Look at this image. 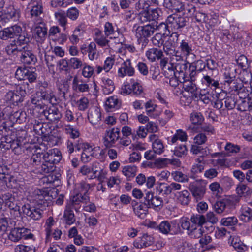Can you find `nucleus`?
<instances>
[{
    "label": "nucleus",
    "instance_id": "32",
    "mask_svg": "<svg viewBox=\"0 0 252 252\" xmlns=\"http://www.w3.org/2000/svg\"><path fill=\"white\" fill-rule=\"evenodd\" d=\"M157 105L155 104L152 100H149L145 104L146 114L151 117L156 118L159 115L160 112L157 111Z\"/></svg>",
    "mask_w": 252,
    "mask_h": 252
},
{
    "label": "nucleus",
    "instance_id": "56",
    "mask_svg": "<svg viewBox=\"0 0 252 252\" xmlns=\"http://www.w3.org/2000/svg\"><path fill=\"white\" fill-rule=\"evenodd\" d=\"M88 54L89 59L93 60L97 57L96 54V46L95 43L94 42H91L88 45Z\"/></svg>",
    "mask_w": 252,
    "mask_h": 252
},
{
    "label": "nucleus",
    "instance_id": "57",
    "mask_svg": "<svg viewBox=\"0 0 252 252\" xmlns=\"http://www.w3.org/2000/svg\"><path fill=\"white\" fill-rule=\"evenodd\" d=\"M204 169V165L194 164L191 169L190 178L195 179L198 176V174L203 172Z\"/></svg>",
    "mask_w": 252,
    "mask_h": 252
},
{
    "label": "nucleus",
    "instance_id": "26",
    "mask_svg": "<svg viewBox=\"0 0 252 252\" xmlns=\"http://www.w3.org/2000/svg\"><path fill=\"white\" fill-rule=\"evenodd\" d=\"M89 200L90 198L87 194L78 193L70 198L69 202L67 204H71L72 208L76 209L74 206L75 205H79L81 202L86 204Z\"/></svg>",
    "mask_w": 252,
    "mask_h": 252
},
{
    "label": "nucleus",
    "instance_id": "9",
    "mask_svg": "<svg viewBox=\"0 0 252 252\" xmlns=\"http://www.w3.org/2000/svg\"><path fill=\"white\" fill-rule=\"evenodd\" d=\"M22 210L24 214L33 220H39L43 214V210L28 203L23 205Z\"/></svg>",
    "mask_w": 252,
    "mask_h": 252
},
{
    "label": "nucleus",
    "instance_id": "37",
    "mask_svg": "<svg viewBox=\"0 0 252 252\" xmlns=\"http://www.w3.org/2000/svg\"><path fill=\"white\" fill-rule=\"evenodd\" d=\"M204 230L202 227L197 226V225L191 224V228L188 232V235L191 238L197 239L203 236Z\"/></svg>",
    "mask_w": 252,
    "mask_h": 252
},
{
    "label": "nucleus",
    "instance_id": "6",
    "mask_svg": "<svg viewBox=\"0 0 252 252\" xmlns=\"http://www.w3.org/2000/svg\"><path fill=\"white\" fill-rule=\"evenodd\" d=\"M179 36V34L177 32H173L164 43L163 51L166 55L179 53V51L176 50L178 45Z\"/></svg>",
    "mask_w": 252,
    "mask_h": 252
},
{
    "label": "nucleus",
    "instance_id": "33",
    "mask_svg": "<svg viewBox=\"0 0 252 252\" xmlns=\"http://www.w3.org/2000/svg\"><path fill=\"white\" fill-rule=\"evenodd\" d=\"M8 239L10 241L16 243L22 239V227H17L12 228L8 234Z\"/></svg>",
    "mask_w": 252,
    "mask_h": 252
},
{
    "label": "nucleus",
    "instance_id": "54",
    "mask_svg": "<svg viewBox=\"0 0 252 252\" xmlns=\"http://www.w3.org/2000/svg\"><path fill=\"white\" fill-rule=\"evenodd\" d=\"M122 172L127 178L133 177L136 175L137 167L134 165L126 166L123 168Z\"/></svg>",
    "mask_w": 252,
    "mask_h": 252
},
{
    "label": "nucleus",
    "instance_id": "28",
    "mask_svg": "<svg viewBox=\"0 0 252 252\" xmlns=\"http://www.w3.org/2000/svg\"><path fill=\"white\" fill-rule=\"evenodd\" d=\"M229 241H231V245L237 252H243L248 250V247L241 241L239 237L230 236Z\"/></svg>",
    "mask_w": 252,
    "mask_h": 252
},
{
    "label": "nucleus",
    "instance_id": "63",
    "mask_svg": "<svg viewBox=\"0 0 252 252\" xmlns=\"http://www.w3.org/2000/svg\"><path fill=\"white\" fill-rule=\"evenodd\" d=\"M195 10L196 8L194 5L185 2L184 4V7H183V11L182 12L188 16H192L195 14Z\"/></svg>",
    "mask_w": 252,
    "mask_h": 252
},
{
    "label": "nucleus",
    "instance_id": "23",
    "mask_svg": "<svg viewBox=\"0 0 252 252\" xmlns=\"http://www.w3.org/2000/svg\"><path fill=\"white\" fill-rule=\"evenodd\" d=\"M72 89L77 93H85L89 91V85L82 79L74 76L72 81Z\"/></svg>",
    "mask_w": 252,
    "mask_h": 252
},
{
    "label": "nucleus",
    "instance_id": "48",
    "mask_svg": "<svg viewBox=\"0 0 252 252\" xmlns=\"http://www.w3.org/2000/svg\"><path fill=\"white\" fill-rule=\"evenodd\" d=\"M172 176L173 179L178 182H188L189 179L188 176L181 171H176L172 173Z\"/></svg>",
    "mask_w": 252,
    "mask_h": 252
},
{
    "label": "nucleus",
    "instance_id": "19",
    "mask_svg": "<svg viewBox=\"0 0 252 252\" xmlns=\"http://www.w3.org/2000/svg\"><path fill=\"white\" fill-rule=\"evenodd\" d=\"M235 191L238 196L235 199L236 202H239L240 198H248L252 194V189L243 183H239L236 188Z\"/></svg>",
    "mask_w": 252,
    "mask_h": 252
},
{
    "label": "nucleus",
    "instance_id": "40",
    "mask_svg": "<svg viewBox=\"0 0 252 252\" xmlns=\"http://www.w3.org/2000/svg\"><path fill=\"white\" fill-rule=\"evenodd\" d=\"M241 211L240 219L242 220L245 222L252 220V209L244 205L242 207Z\"/></svg>",
    "mask_w": 252,
    "mask_h": 252
},
{
    "label": "nucleus",
    "instance_id": "30",
    "mask_svg": "<svg viewBox=\"0 0 252 252\" xmlns=\"http://www.w3.org/2000/svg\"><path fill=\"white\" fill-rule=\"evenodd\" d=\"M101 112L98 108H94L89 111L88 118L93 125L98 124L101 120Z\"/></svg>",
    "mask_w": 252,
    "mask_h": 252
},
{
    "label": "nucleus",
    "instance_id": "13",
    "mask_svg": "<svg viewBox=\"0 0 252 252\" xmlns=\"http://www.w3.org/2000/svg\"><path fill=\"white\" fill-rule=\"evenodd\" d=\"M182 83H183V88L184 90V92L182 93L183 98L186 97L187 103H190L197 90V87L192 81L186 80L185 78V81Z\"/></svg>",
    "mask_w": 252,
    "mask_h": 252
},
{
    "label": "nucleus",
    "instance_id": "21",
    "mask_svg": "<svg viewBox=\"0 0 252 252\" xmlns=\"http://www.w3.org/2000/svg\"><path fill=\"white\" fill-rule=\"evenodd\" d=\"M0 199L4 202L6 205L10 209L14 210H19V207L17 206V203L14 195L10 192H5L0 194Z\"/></svg>",
    "mask_w": 252,
    "mask_h": 252
},
{
    "label": "nucleus",
    "instance_id": "49",
    "mask_svg": "<svg viewBox=\"0 0 252 252\" xmlns=\"http://www.w3.org/2000/svg\"><path fill=\"white\" fill-rule=\"evenodd\" d=\"M55 17L59 23V24L64 27L67 24V18L66 13L64 11L60 10L55 13Z\"/></svg>",
    "mask_w": 252,
    "mask_h": 252
},
{
    "label": "nucleus",
    "instance_id": "51",
    "mask_svg": "<svg viewBox=\"0 0 252 252\" xmlns=\"http://www.w3.org/2000/svg\"><path fill=\"white\" fill-rule=\"evenodd\" d=\"M84 65L83 61L76 57L71 58L69 60V67L73 69H77Z\"/></svg>",
    "mask_w": 252,
    "mask_h": 252
},
{
    "label": "nucleus",
    "instance_id": "7",
    "mask_svg": "<svg viewBox=\"0 0 252 252\" xmlns=\"http://www.w3.org/2000/svg\"><path fill=\"white\" fill-rule=\"evenodd\" d=\"M120 129L119 128H113L106 130L103 138V143L106 148H110L114 146L116 141L120 138Z\"/></svg>",
    "mask_w": 252,
    "mask_h": 252
},
{
    "label": "nucleus",
    "instance_id": "53",
    "mask_svg": "<svg viewBox=\"0 0 252 252\" xmlns=\"http://www.w3.org/2000/svg\"><path fill=\"white\" fill-rule=\"evenodd\" d=\"M157 190L160 193L169 195L171 193L170 184L166 183H160L157 187Z\"/></svg>",
    "mask_w": 252,
    "mask_h": 252
},
{
    "label": "nucleus",
    "instance_id": "50",
    "mask_svg": "<svg viewBox=\"0 0 252 252\" xmlns=\"http://www.w3.org/2000/svg\"><path fill=\"white\" fill-rule=\"evenodd\" d=\"M129 88V91H124V93L126 94H129L132 92L133 94L137 95H140L143 92L142 87L137 82L134 83Z\"/></svg>",
    "mask_w": 252,
    "mask_h": 252
},
{
    "label": "nucleus",
    "instance_id": "60",
    "mask_svg": "<svg viewBox=\"0 0 252 252\" xmlns=\"http://www.w3.org/2000/svg\"><path fill=\"white\" fill-rule=\"evenodd\" d=\"M39 93L41 98L44 100L51 102L54 96L51 89H40Z\"/></svg>",
    "mask_w": 252,
    "mask_h": 252
},
{
    "label": "nucleus",
    "instance_id": "14",
    "mask_svg": "<svg viewBox=\"0 0 252 252\" xmlns=\"http://www.w3.org/2000/svg\"><path fill=\"white\" fill-rule=\"evenodd\" d=\"M76 150L79 151L83 149V152L81 156V159L82 162L87 163L91 160V157H94V151L91 146L87 143H78L75 145Z\"/></svg>",
    "mask_w": 252,
    "mask_h": 252
},
{
    "label": "nucleus",
    "instance_id": "42",
    "mask_svg": "<svg viewBox=\"0 0 252 252\" xmlns=\"http://www.w3.org/2000/svg\"><path fill=\"white\" fill-rule=\"evenodd\" d=\"M190 221L191 224L202 227L206 223V218L204 215L200 214H193L191 216Z\"/></svg>",
    "mask_w": 252,
    "mask_h": 252
},
{
    "label": "nucleus",
    "instance_id": "24",
    "mask_svg": "<svg viewBox=\"0 0 252 252\" xmlns=\"http://www.w3.org/2000/svg\"><path fill=\"white\" fill-rule=\"evenodd\" d=\"M133 211L135 214L140 219H144L148 213V207L143 203H138L136 201L132 202Z\"/></svg>",
    "mask_w": 252,
    "mask_h": 252
},
{
    "label": "nucleus",
    "instance_id": "8",
    "mask_svg": "<svg viewBox=\"0 0 252 252\" xmlns=\"http://www.w3.org/2000/svg\"><path fill=\"white\" fill-rule=\"evenodd\" d=\"M15 55L19 56L21 61L24 64H31L36 61V56L27 45L24 46L22 49L17 51Z\"/></svg>",
    "mask_w": 252,
    "mask_h": 252
},
{
    "label": "nucleus",
    "instance_id": "15",
    "mask_svg": "<svg viewBox=\"0 0 252 252\" xmlns=\"http://www.w3.org/2000/svg\"><path fill=\"white\" fill-rule=\"evenodd\" d=\"M47 29L41 27H37L35 29V39L38 44V49L40 52L41 50L44 51L47 44H45L47 35Z\"/></svg>",
    "mask_w": 252,
    "mask_h": 252
},
{
    "label": "nucleus",
    "instance_id": "25",
    "mask_svg": "<svg viewBox=\"0 0 252 252\" xmlns=\"http://www.w3.org/2000/svg\"><path fill=\"white\" fill-rule=\"evenodd\" d=\"M174 246L176 248L177 252H188L191 244L185 238L178 237L174 239Z\"/></svg>",
    "mask_w": 252,
    "mask_h": 252
},
{
    "label": "nucleus",
    "instance_id": "27",
    "mask_svg": "<svg viewBox=\"0 0 252 252\" xmlns=\"http://www.w3.org/2000/svg\"><path fill=\"white\" fill-rule=\"evenodd\" d=\"M5 100L14 105H18L24 101V99L14 91H9L5 95Z\"/></svg>",
    "mask_w": 252,
    "mask_h": 252
},
{
    "label": "nucleus",
    "instance_id": "43",
    "mask_svg": "<svg viewBox=\"0 0 252 252\" xmlns=\"http://www.w3.org/2000/svg\"><path fill=\"white\" fill-rule=\"evenodd\" d=\"M215 77L213 73L212 75H204L203 77L202 82L209 87H213L214 89L219 88V81L215 79Z\"/></svg>",
    "mask_w": 252,
    "mask_h": 252
},
{
    "label": "nucleus",
    "instance_id": "61",
    "mask_svg": "<svg viewBox=\"0 0 252 252\" xmlns=\"http://www.w3.org/2000/svg\"><path fill=\"white\" fill-rule=\"evenodd\" d=\"M152 148L157 154L160 155L163 152L164 147L161 140L157 139L153 142Z\"/></svg>",
    "mask_w": 252,
    "mask_h": 252
},
{
    "label": "nucleus",
    "instance_id": "18",
    "mask_svg": "<svg viewBox=\"0 0 252 252\" xmlns=\"http://www.w3.org/2000/svg\"><path fill=\"white\" fill-rule=\"evenodd\" d=\"M19 17V12L14 8L13 6H9L4 11V13L0 15V19L1 23L7 22L10 20L17 21Z\"/></svg>",
    "mask_w": 252,
    "mask_h": 252
},
{
    "label": "nucleus",
    "instance_id": "52",
    "mask_svg": "<svg viewBox=\"0 0 252 252\" xmlns=\"http://www.w3.org/2000/svg\"><path fill=\"white\" fill-rule=\"evenodd\" d=\"M15 252H36V247L33 245L28 246L18 245L15 248Z\"/></svg>",
    "mask_w": 252,
    "mask_h": 252
},
{
    "label": "nucleus",
    "instance_id": "12",
    "mask_svg": "<svg viewBox=\"0 0 252 252\" xmlns=\"http://www.w3.org/2000/svg\"><path fill=\"white\" fill-rule=\"evenodd\" d=\"M22 32V28L20 26L15 25L0 31V38L4 40L13 38L17 37Z\"/></svg>",
    "mask_w": 252,
    "mask_h": 252
},
{
    "label": "nucleus",
    "instance_id": "2",
    "mask_svg": "<svg viewBox=\"0 0 252 252\" xmlns=\"http://www.w3.org/2000/svg\"><path fill=\"white\" fill-rule=\"evenodd\" d=\"M10 149L16 155L21 154L24 151V147L20 140L18 139H12L9 136L1 138L0 141V150L5 151Z\"/></svg>",
    "mask_w": 252,
    "mask_h": 252
},
{
    "label": "nucleus",
    "instance_id": "31",
    "mask_svg": "<svg viewBox=\"0 0 252 252\" xmlns=\"http://www.w3.org/2000/svg\"><path fill=\"white\" fill-rule=\"evenodd\" d=\"M146 56L151 62L155 61L156 59H161L164 56L163 52L156 48L149 49L146 53Z\"/></svg>",
    "mask_w": 252,
    "mask_h": 252
},
{
    "label": "nucleus",
    "instance_id": "59",
    "mask_svg": "<svg viewBox=\"0 0 252 252\" xmlns=\"http://www.w3.org/2000/svg\"><path fill=\"white\" fill-rule=\"evenodd\" d=\"M190 120L194 125H200L204 120V117L200 113L193 112L190 114Z\"/></svg>",
    "mask_w": 252,
    "mask_h": 252
},
{
    "label": "nucleus",
    "instance_id": "44",
    "mask_svg": "<svg viewBox=\"0 0 252 252\" xmlns=\"http://www.w3.org/2000/svg\"><path fill=\"white\" fill-rule=\"evenodd\" d=\"M34 199L38 204H44L46 201V197H48V193L45 191L37 189L34 192Z\"/></svg>",
    "mask_w": 252,
    "mask_h": 252
},
{
    "label": "nucleus",
    "instance_id": "38",
    "mask_svg": "<svg viewBox=\"0 0 252 252\" xmlns=\"http://www.w3.org/2000/svg\"><path fill=\"white\" fill-rule=\"evenodd\" d=\"M205 66L206 63L201 60L197 61L195 65L192 64L189 65V70L190 71V76L191 77H194L196 72H200L202 71Z\"/></svg>",
    "mask_w": 252,
    "mask_h": 252
},
{
    "label": "nucleus",
    "instance_id": "39",
    "mask_svg": "<svg viewBox=\"0 0 252 252\" xmlns=\"http://www.w3.org/2000/svg\"><path fill=\"white\" fill-rule=\"evenodd\" d=\"M121 105L120 100L117 96L108 97L105 101V106L107 109H119Z\"/></svg>",
    "mask_w": 252,
    "mask_h": 252
},
{
    "label": "nucleus",
    "instance_id": "1",
    "mask_svg": "<svg viewBox=\"0 0 252 252\" xmlns=\"http://www.w3.org/2000/svg\"><path fill=\"white\" fill-rule=\"evenodd\" d=\"M17 37H18L17 39L12 41L6 47V51L9 55H15L17 51L23 49V45L27 46V44L30 41V37L26 33L22 32Z\"/></svg>",
    "mask_w": 252,
    "mask_h": 252
},
{
    "label": "nucleus",
    "instance_id": "4",
    "mask_svg": "<svg viewBox=\"0 0 252 252\" xmlns=\"http://www.w3.org/2000/svg\"><path fill=\"white\" fill-rule=\"evenodd\" d=\"M203 182L202 180H196L189 185V189L197 201L202 199L206 192V186Z\"/></svg>",
    "mask_w": 252,
    "mask_h": 252
},
{
    "label": "nucleus",
    "instance_id": "16",
    "mask_svg": "<svg viewBox=\"0 0 252 252\" xmlns=\"http://www.w3.org/2000/svg\"><path fill=\"white\" fill-rule=\"evenodd\" d=\"M135 73V69L132 65L129 59L124 61L121 67L118 70L117 75L119 77L123 78L126 76H132Z\"/></svg>",
    "mask_w": 252,
    "mask_h": 252
},
{
    "label": "nucleus",
    "instance_id": "11",
    "mask_svg": "<svg viewBox=\"0 0 252 252\" xmlns=\"http://www.w3.org/2000/svg\"><path fill=\"white\" fill-rule=\"evenodd\" d=\"M143 204L149 208H156L162 206L163 201L162 198L154 196L153 193L150 191L145 192Z\"/></svg>",
    "mask_w": 252,
    "mask_h": 252
},
{
    "label": "nucleus",
    "instance_id": "29",
    "mask_svg": "<svg viewBox=\"0 0 252 252\" xmlns=\"http://www.w3.org/2000/svg\"><path fill=\"white\" fill-rule=\"evenodd\" d=\"M73 208L71 204H67L64 212L63 217L65 223L68 225L73 224L75 221V216L73 212Z\"/></svg>",
    "mask_w": 252,
    "mask_h": 252
},
{
    "label": "nucleus",
    "instance_id": "5",
    "mask_svg": "<svg viewBox=\"0 0 252 252\" xmlns=\"http://www.w3.org/2000/svg\"><path fill=\"white\" fill-rule=\"evenodd\" d=\"M135 29V35L138 40H147V38L153 34L155 31L154 24H148L143 26H136L134 25L133 28Z\"/></svg>",
    "mask_w": 252,
    "mask_h": 252
},
{
    "label": "nucleus",
    "instance_id": "35",
    "mask_svg": "<svg viewBox=\"0 0 252 252\" xmlns=\"http://www.w3.org/2000/svg\"><path fill=\"white\" fill-rule=\"evenodd\" d=\"M42 160L44 161V154L37 151L36 150L33 153L31 158L30 162L33 166H35L37 169L39 166L42 163Z\"/></svg>",
    "mask_w": 252,
    "mask_h": 252
},
{
    "label": "nucleus",
    "instance_id": "3",
    "mask_svg": "<svg viewBox=\"0 0 252 252\" xmlns=\"http://www.w3.org/2000/svg\"><path fill=\"white\" fill-rule=\"evenodd\" d=\"M225 85L227 84L232 91H235L238 92V94L242 92L244 90V88L241 83H238L237 80L236 79V72L235 70L230 68L226 70L224 73Z\"/></svg>",
    "mask_w": 252,
    "mask_h": 252
},
{
    "label": "nucleus",
    "instance_id": "36",
    "mask_svg": "<svg viewBox=\"0 0 252 252\" xmlns=\"http://www.w3.org/2000/svg\"><path fill=\"white\" fill-rule=\"evenodd\" d=\"M231 200L228 198H224L217 201L214 205V209L218 214L222 213L226 209V206L230 204Z\"/></svg>",
    "mask_w": 252,
    "mask_h": 252
},
{
    "label": "nucleus",
    "instance_id": "64",
    "mask_svg": "<svg viewBox=\"0 0 252 252\" xmlns=\"http://www.w3.org/2000/svg\"><path fill=\"white\" fill-rule=\"evenodd\" d=\"M12 224V220L10 218L5 217L0 218V229L3 232H5L7 228Z\"/></svg>",
    "mask_w": 252,
    "mask_h": 252
},
{
    "label": "nucleus",
    "instance_id": "46",
    "mask_svg": "<svg viewBox=\"0 0 252 252\" xmlns=\"http://www.w3.org/2000/svg\"><path fill=\"white\" fill-rule=\"evenodd\" d=\"M103 92L106 94L111 93L115 89L113 81L109 78L103 79Z\"/></svg>",
    "mask_w": 252,
    "mask_h": 252
},
{
    "label": "nucleus",
    "instance_id": "45",
    "mask_svg": "<svg viewBox=\"0 0 252 252\" xmlns=\"http://www.w3.org/2000/svg\"><path fill=\"white\" fill-rule=\"evenodd\" d=\"M179 48L181 52L186 56H188L192 54L193 51L192 45L186 40H182Z\"/></svg>",
    "mask_w": 252,
    "mask_h": 252
},
{
    "label": "nucleus",
    "instance_id": "55",
    "mask_svg": "<svg viewBox=\"0 0 252 252\" xmlns=\"http://www.w3.org/2000/svg\"><path fill=\"white\" fill-rule=\"evenodd\" d=\"M118 30V29L116 28V29L112 23L109 22L105 23L104 32L106 36L108 37L111 35H114L117 32Z\"/></svg>",
    "mask_w": 252,
    "mask_h": 252
},
{
    "label": "nucleus",
    "instance_id": "22",
    "mask_svg": "<svg viewBox=\"0 0 252 252\" xmlns=\"http://www.w3.org/2000/svg\"><path fill=\"white\" fill-rule=\"evenodd\" d=\"M188 65H189L190 64L189 63H186V61H185L183 63H179L175 65L174 76L178 79L180 83L185 81L186 71Z\"/></svg>",
    "mask_w": 252,
    "mask_h": 252
},
{
    "label": "nucleus",
    "instance_id": "41",
    "mask_svg": "<svg viewBox=\"0 0 252 252\" xmlns=\"http://www.w3.org/2000/svg\"><path fill=\"white\" fill-rule=\"evenodd\" d=\"M55 165L49 162L44 161L37 170L38 173L45 174L52 172L55 170Z\"/></svg>",
    "mask_w": 252,
    "mask_h": 252
},
{
    "label": "nucleus",
    "instance_id": "17",
    "mask_svg": "<svg viewBox=\"0 0 252 252\" xmlns=\"http://www.w3.org/2000/svg\"><path fill=\"white\" fill-rule=\"evenodd\" d=\"M46 119L51 122H57L60 120L62 114L60 110L55 106L46 107L42 112Z\"/></svg>",
    "mask_w": 252,
    "mask_h": 252
},
{
    "label": "nucleus",
    "instance_id": "62",
    "mask_svg": "<svg viewBox=\"0 0 252 252\" xmlns=\"http://www.w3.org/2000/svg\"><path fill=\"white\" fill-rule=\"evenodd\" d=\"M238 223V220L235 217L223 218L221 220V223L225 226H233Z\"/></svg>",
    "mask_w": 252,
    "mask_h": 252
},
{
    "label": "nucleus",
    "instance_id": "20",
    "mask_svg": "<svg viewBox=\"0 0 252 252\" xmlns=\"http://www.w3.org/2000/svg\"><path fill=\"white\" fill-rule=\"evenodd\" d=\"M62 159L61 152L57 149L49 150L44 154V161L55 165L59 163Z\"/></svg>",
    "mask_w": 252,
    "mask_h": 252
},
{
    "label": "nucleus",
    "instance_id": "47",
    "mask_svg": "<svg viewBox=\"0 0 252 252\" xmlns=\"http://www.w3.org/2000/svg\"><path fill=\"white\" fill-rule=\"evenodd\" d=\"M224 149L226 151L227 156H230L237 154L240 151V147L238 145L234 144L231 142H227Z\"/></svg>",
    "mask_w": 252,
    "mask_h": 252
},
{
    "label": "nucleus",
    "instance_id": "34",
    "mask_svg": "<svg viewBox=\"0 0 252 252\" xmlns=\"http://www.w3.org/2000/svg\"><path fill=\"white\" fill-rule=\"evenodd\" d=\"M175 196L178 201L183 205H188L191 200L190 193L187 190L177 192Z\"/></svg>",
    "mask_w": 252,
    "mask_h": 252
},
{
    "label": "nucleus",
    "instance_id": "58",
    "mask_svg": "<svg viewBox=\"0 0 252 252\" xmlns=\"http://www.w3.org/2000/svg\"><path fill=\"white\" fill-rule=\"evenodd\" d=\"M165 33H156L152 39L153 44L158 47H161L164 44V35Z\"/></svg>",
    "mask_w": 252,
    "mask_h": 252
},
{
    "label": "nucleus",
    "instance_id": "10",
    "mask_svg": "<svg viewBox=\"0 0 252 252\" xmlns=\"http://www.w3.org/2000/svg\"><path fill=\"white\" fill-rule=\"evenodd\" d=\"M167 23L172 29L176 30L180 29L186 25V18L177 14H173L168 16Z\"/></svg>",
    "mask_w": 252,
    "mask_h": 252
}]
</instances>
